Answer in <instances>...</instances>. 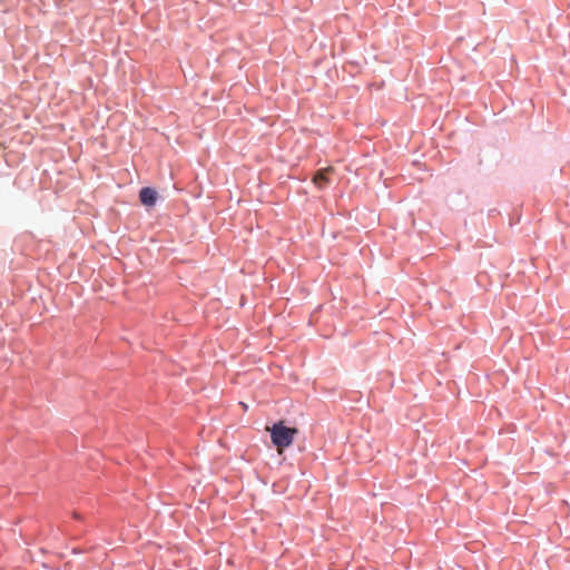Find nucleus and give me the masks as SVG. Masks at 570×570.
<instances>
[{
    "instance_id": "f03ea898",
    "label": "nucleus",
    "mask_w": 570,
    "mask_h": 570,
    "mask_svg": "<svg viewBox=\"0 0 570 570\" xmlns=\"http://www.w3.org/2000/svg\"><path fill=\"white\" fill-rule=\"evenodd\" d=\"M158 194L157 191L151 187H142L139 190V200L145 206H154L157 202Z\"/></svg>"
},
{
    "instance_id": "7ed1b4c3",
    "label": "nucleus",
    "mask_w": 570,
    "mask_h": 570,
    "mask_svg": "<svg viewBox=\"0 0 570 570\" xmlns=\"http://www.w3.org/2000/svg\"><path fill=\"white\" fill-rule=\"evenodd\" d=\"M313 181L315 185H317L320 188H323L327 185L328 179L326 176V173L324 170H317L313 177Z\"/></svg>"
},
{
    "instance_id": "f257e3e1",
    "label": "nucleus",
    "mask_w": 570,
    "mask_h": 570,
    "mask_svg": "<svg viewBox=\"0 0 570 570\" xmlns=\"http://www.w3.org/2000/svg\"><path fill=\"white\" fill-rule=\"evenodd\" d=\"M272 443L277 449L288 448L294 440V435L297 433V429L289 428L279 421L273 424L269 430Z\"/></svg>"
}]
</instances>
